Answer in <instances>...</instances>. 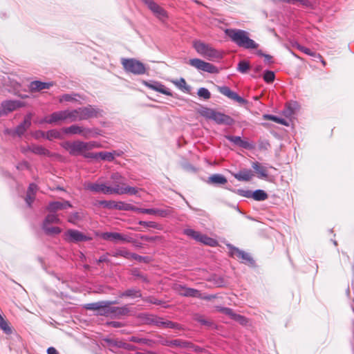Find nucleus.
Here are the masks:
<instances>
[{
  "mask_svg": "<svg viewBox=\"0 0 354 354\" xmlns=\"http://www.w3.org/2000/svg\"><path fill=\"white\" fill-rule=\"evenodd\" d=\"M99 203L102 207L110 209L133 211L138 213L155 215L160 217H166L171 214V211L169 209L139 208L129 203H126L122 201L117 202L114 201H101L99 202Z\"/></svg>",
  "mask_w": 354,
  "mask_h": 354,
  "instance_id": "obj_1",
  "label": "nucleus"
},
{
  "mask_svg": "<svg viewBox=\"0 0 354 354\" xmlns=\"http://www.w3.org/2000/svg\"><path fill=\"white\" fill-rule=\"evenodd\" d=\"M225 34L237 46L247 50L257 49L259 44L250 38V33L244 30L237 28H227Z\"/></svg>",
  "mask_w": 354,
  "mask_h": 354,
  "instance_id": "obj_2",
  "label": "nucleus"
},
{
  "mask_svg": "<svg viewBox=\"0 0 354 354\" xmlns=\"http://www.w3.org/2000/svg\"><path fill=\"white\" fill-rule=\"evenodd\" d=\"M125 178L120 173L115 172L111 175L110 180L106 183L108 189H111L109 194H130L136 195L138 193V189L134 187L129 186L125 183Z\"/></svg>",
  "mask_w": 354,
  "mask_h": 354,
  "instance_id": "obj_3",
  "label": "nucleus"
},
{
  "mask_svg": "<svg viewBox=\"0 0 354 354\" xmlns=\"http://www.w3.org/2000/svg\"><path fill=\"white\" fill-rule=\"evenodd\" d=\"M69 122H75L97 118L102 115V111L91 105L68 110Z\"/></svg>",
  "mask_w": 354,
  "mask_h": 354,
  "instance_id": "obj_4",
  "label": "nucleus"
},
{
  "mask_svg": "<svg viewBox=\"0 0 354 354\" xmlns=\"http://www.w3.org/2000/svg\"><path fill=\"white\" fill-rule=\"evenodd\" d=\"M193 47L198 55L209 61H215L222 57V53L214 48L211 44L201 40L193 41Z\"/></svg>",
  "mask_w": 354,
  "mask_h": 354,
  "instance_id": "obj_5",
  "label": "nucleus"
},
{
  "mask_svg": "<svg viewBox=\"0 0 354 354\" xmlns=\"http://www.w3.org/2000/svg\"><path fill=\"white\" fill-rule=\"evenodd\" d=\"M116 304H118L117 301H100L87 304L85 308L87 310L97 311V315H99L113 317V306L112 305Z\"/></svg>",
  "mask_w": 354,
  "mask_h": 354,
  "instance_id": "obj_6",
  "label": "nucleus"
},
{
  "mask_svg": "<svg viewBox=\"0 0 354 354\" xmlns=\"http://www.w3.org/2000/svg\"><path fill=\"white\" fill-rule=\"evenodd\" d=\"M201 114L218 124L231 125L234 123V120L231 117L212 109L206 108L202 111Z\"/></svg>",
  "mask_w": 354,
  "mask_h": 354,
  "instance_id": "obj_7",
  "label": "nucleus"
},
{
  "mask_svg": "<svg viewBox=\"0 0 354 354\" xmlns=\"http://www.w3.org/2000/svg\"><path fill=\"white\" fill-rule=\"evenodd\" d=\"M121 63L124 70L129 73L136 75L145 73L146 68L145 65L137 59L122 58Z\"/></svg>",
  "mask_w": 354,
  "mask_h": 354,
  "instance_id": "obj_8",
  "label": "nucleus"
},
{
  "mask_svg": "<svg viewBox=\"0 0 354 354\" xmlns=\"http://www.w3.org/2000/svg\"><path fill=\"white\" fill-rule=\"evenodd\" d=\"M60 220L58 215L55 213L50 212L48 214L43 223V230L46 234L48 235L58 234L61 232V229L58 227H51L50 224L59 223Z\"/></svg>",
  "mask_w": 354,
  "mask_h": 354,
  "instance_id": "obj_9",
  "label": "nucleus"
},
{
  "mask_svg": "<svg viewBox=\"0 0 354 354\" xmlns=\"http://www.w3.org/2000/svg\"><path fill=\"white\" fill-rule=\"evenodd\" d=\"M62 147L72 156H83L84 152H86L84 142L80 140L64 142L62 144Z\"/></svg>",
  "mask_w": 354,
  "mask_h": 354,
  "instance_id": "obj_10",
  "label": "nucleus"
},
{
  "mask_svg": "<svg viewBox=\"0 0 354 354\" xmlns=\"http://www.w3.org/2000/svg\"><path fill=\"white\" fill-rule=\"evenodd\" d=\"M64 239L69 243H79L91 240V238L84 233L77 230L69 229L64 234Z\"/></svg>",
  "mask_w": 354,
  "mask_h": 354,
  "instance_id": "obj_11",
  "label": "nucleus"
},
{
  "mask_svg": "<svg viewBox=\"0 0 354 354\" xmlns=\"http://www.w3.org/2000/svg\"><path fill=\"white\" fill-rule=\"evenodd\" d=\"M189 64L192 66L205 72L209 73H215L217 72V68L215 66L198 58L189 59Z\"/></svg>",
  "mask_w": 354,
  "mask_h": 354,
  "instance_id": "obj_12",
  "label": "nucleus"
},
{
  "mask_svg": "<svg viewBox=\"0 0 354 354\" xmlns=\"http://www.w3.org/2000/svg\"><path fill=\"white\" fill-rule=\"evenodd\" d=\"M23 105V102L19 100H5L0 105V116L6 115Z\"/></svg>",
  "mask_w": 354,
  "mask_h": 354,
  "instance_id": "obj_13",
  "label": "nucleus"
},
{
  "mask_svg": "<svg viewBox=\"0 0 354 354\" xmlns=\"http://www.w3.org/2000/svg\"><path fill=\"white\" fill-rule=\"evenodd\" d=\"M64 120L69 121L68 110L54 112L50 115L45 117L41 122L54 124Z\"/></svg>",
  "mask_w": 354,
  "mask_h": 354,
  "instance_id": "obj_14",
  "label": "nucleus"
},
{
  "mask_svg": "<svg viewBox=\"0 0 354 354\" xmlns=\"http://www.w3.org/2000/svg\"><path fill=\"white\" fill-rule=\"evenodd\" d=\"M154 14V15L160 20H165L167 17V12L158 6L153 0H142Z\"/></svg>",
  "mask_w": 354,
  "mask_h": 354,
  "instance_id": "obj_15",
  "label": "nucleus"
},
{
  "mask_svg": "<svg viewBox=\"0 0 354 354\" xmlns=\"http://www.w3.org/2000/svg\"><path fill=\"white\" fill-rule=\"evenodd\" d=\"M229 248L230 256L232 257L241 260V261L245 263H253V259L248 253L241 250L236 247L230 245Z\"/></svg>",
  "mask_w": 354,
  "mask_h": 354,
  "instance_id": "obj_16",
  "label": "nucleus"
},
{
  "mask_svg": "<svg viewBox=\"0 0 354 354\" xmlns=\"http://www.w3.org/2000/svg\"><path fill=\"white\" fill-rule=\"evenodd\" d=\"M218 91L223 95L240 104H246L248 103L247 100L239 96L236 92L232 91L228 86H221L218 88Z\"/></svg>",
  "mask_w": 354,
  "mask_h": 354,
  "instance_id": "obj_17",
  "label": "nucleus"
},
{
  "mask_svg": "<svg viewBox=\"0 0 354 354\" xmlns=\"http://www.w3.org/2000/svg\"><path fill=\"white\" fill-rule=\"evenodd\" d=\"M174 290L180 295L184 297H201V293L199 290L191 288H187L180 284L174 286Z\"/></svg>",
  "mask_w": 354,
  "mask_h": 354,
  "instance_id": "obj_18",
  "label": "nucleus"
},
{
  "mask_svg": "<svg viewBox=\"0 0 354 354\" xmlns=\"http://www.w3.org/2000/svg\"><path fill=\"white\" fill-rule=\"evenodd\" d=\"M84 187L86 189L93 193H102L104 194H109V192L111 190L108 189L107 185L105 183H87L84 185Z\"/></svg>",
  "mask_w": 354,
  "mask_h": 354,
  "instance_id": "obj_19",
  "label": "nucleus"
},
{
  "mask_svg": "<svg viewBox=\"0 0 354 354\" xmlns=\"http://www.w3.org/2000/svg\"><path fill=\"white\" fill-rule=\"evenodd\" d=\"M63 131L66 134H78L82 136L84 138H88L89 134L91 133L90 129H85L83 127L78 126L76 124L64 128Z\"/></svg>",
  "mask_w": 354,
  "mask_h": 354,
  "instance_id": "obj_20",
  "label": "nucleus"
},
{
  "mask_svg": "<svg viewBox=\"0 0 354 354\" xmlns=\"http://www.w3.org/2000/svg\"><path fill=\"white\" fill-rule=\"evenodd\" d=\"M71 207V204L67 201H54L49 203L47 209L50 212L55 213L58 210L64 209Z\"/></svg>",
  "mask_w": 354,
  "mask_h": 354,
  "instance_id": "obj_21",
  "label": "nucleus"
},
{
  "mask_svg": "<svg viewBox=\"0 0 354 354\" xmlns=\"http://www.w3.org/2000/svg\"><path fill=\"white\" fill-rule=\"evenodd\" d=\"M227 140L234 143L235 145L241 147L243 149H249L252 147V145L248 142L247 140H244L241 139L240 136H225Z\"/></svg>",
  "mask_w": 354,
  "mask_h": 354,
  "instance_id": "obj_22",
  "label": "nucleus"
},
{
  "mask_svg": "<svg viewBox=\"0 0 354 354\" xmlns=\"http://www.w3.org/2000/svg\"><path fill=\"white\" fill-rule=\"evenodd\" d=\"M31 114H28L25 116L23 122L19 124L15 130V132L19 136L23 135L25 131L30 127L31 125Z\"/></svg>",
  "mask_w": 354,
  "mask_h": 354,
  "instance_id": "obj_23",
  "label": "nucleus"
},
{
  "mask_svg": "<svg viewBox=\"0 0 354 354\" xmlns=\"http://www.w3.org/2000/svg\"><path fill=\"white\" fill-rule=\"evenodd\" d=\"M145 84L148 88H150L154 91H158L162 94H165V95H169V96L173 95L171 91L169 88L165 87L161 83L154 82L152 83L145 82Z\"/></svg>",
  "mask_w": 354,
  "mask_h": 354,
  "instance_id": "obj_24",
  "label": "nucleus"
},
{
  "mask_svg": "<svg viewBox=\"0 0 354 354\" xmlns=\"http://www.w3.org/2000/svg\"><path fill=\"white\" fill-rule=\"evenodd\" d=\"M27 151H30L35 154L40 155V156H50V152L46 149V148L43 147L41 145H32L30 146H28L27 149H24L23 151L26 152Z\"/></svg>",
  "mask_w": 354,
  "mask_h": 354,
  "instance_id": "obj_25",
  "label": "nucleus"
},
{
  "mask_svg": "<svg viewBox=\"0 0 354 354\" xmlns=\"http://www.w3.org/2000/svg\"><path fill=\"white\" fill-rule=\"evenodd\" d=\"M52 85V83L33 81L30 84V89L32 91H39L44 89L49 88Z\"/></svg>",
  "mask_w": 354,
  "mask_h": 354,
  "instance_id": "obj_26",
  "label": "nucleus"
},
{
  "mask_svg": "<svg viewBox=\"0 0 354 354\" xmlns=\"http://www.w3.org/2000/svg\"><path fill=\"white\" fill-rule=\"evenodd\" d=\"M171 82L183 92L187 93H190L191 87L187 84L184 78L181 77L178 80H171Z\"/></svg>",
  "mask_w": 354,
  "mask_h": 354,
  "instance_id": "obj_27",
  "label": "nucleus"
},
{
  "mask_svg": "<svg viewBox=\"0 0 354 354\" xmlns=\"http://www.w3.org/2000/svg\"><path fill=\"white\" fill-rule=\"evenodd\" d=\"M233 176L238 180L249 181L252 178L253 174L251 170L244 169L240 171L239 173L234 174Z\"/></svg>",
  "mask_w": 354,
  "mask_h": 354,
  "instance_id": "obj_28",
  "label": "nucleus"
},
{
  "mask_svg": "<svg viewBox=\"0 0 354 354\" xmlns=\"http://www.w3.org/2000/svg\"><path fill=\"white\" fill-rule=\"evenodd\" d=\"M227 182V178L221 174H213L208 178L207 183L213 185H224Z\"/></svg>",
  "mask_w": 354,
  "mask_h": 354,
  "instance_id": "obj_29",
  "label": "nucleus"
},
{
  "mask_svg": "<svg viewBox=\"0 0 354 354\" xmlns=\"http://www.w3.org/2000/svg\"><path fill=\"white\" fill-rule=\"evenodd\" d=\"M99 158L104 160H108L111 162L114 160L115 156H120V152L114 151L113 152L109 151H101L98 152Z\"/></svg>",
  "mask_w": 354,
  "mask_h": 354,
  "instance_id": "obj_30",
  "label": "nucleus"
},
{
  "mask_svg": "<svg viewBox=\"0 0 354 354\" xmlns=\"http://www.w3.org/2000/svg\"><path fill=\"white\" fill-rule=\"evenodd\" d=\"M120 297H131V298H138L141 297L142 295L140 291L138 289L131 288L128 289L120 294Z\"/></svg>",
  "mask_w": 354,
  "mask_h": 354,
  "instance_id": "obj_31",
  "label": "nucleus"
},
{
  "mask_svg": "<svg viewBox=\"0 0 354 354\" xmlns=\"http://www.w3.org/2000/svg\"><path fill=\"white\" fill-rule=\"evenodd\" d=\"M129 313V309L127 305L121 306V307L113 306V317H120L122 316H126Z\"/></svg>",
  "mask_w": 354,
  "mask_h": 354,
  "instance_id": "obj_32",
  "label": "nucleus"
},
{
  "mask_svg": "<svg viewBox=\"0 0 354 354\" xmlns=\"http://www.w3.org/2000/svg\"><path fill=\"white\" fill-rule=\"evenodd\" d=\"M221 310L224 313L231 316L234 319L240 322L241 324H245L246 323V319L244 317L239 315L234 314L233 313V311L232 310V309L228 308H223L221 309Z\"/></svg>",
  "mask_w": 354,
  "mask_h": 354,
  "instance_id": "obj_33",
  "label": "nucleus"
},
{
  "mask_svg": "<svg viewBox=\"0 0 354 354\" xmlns=\"http://www.w3.org/2000/svg\"><path fill=\"white\" fill-rule=\"evenodd\" d=\"M252 198L257 201H263L268 199V195L265 191L257 189L252 192Z\"/></svg>",
  "mask_w": 354,
  "mask_h": 354,
  "instance_id": "obj_34",
  "label": "nucleus"
},
{
  "mask_svg": "<svg viewBox=\"0 0 354 354\" xmlns=\"http://www.w3.org/2000/svg\"><path fill=\"white\" fill-rule=\"evenodd\" d=\"M156 324L160 327L168 328H179V325L171 321H164L161 318H158Z\"/></svg>",
  "mask_w": 354,
  "mask_h": 354,
  "instance_id": "obj_35",
  "label": "nucleus"
},
{
  "mask_svg": "<svg viewBox=\"0 0 354 354\" xmlns=\"http://www.w3.org/2000/svg\"><path fill=\"white\" fill-rule=\"evenodd\" d=\"M252 166L261 177L266 178L268 176V171L266 167L261 165L259 162H253Z\"/></svg>",
  "mask_w": 354,
  "mask_h": 354,
  "instance_id": "obj_36",
  "label": "nucleus"
},
{
  "mask_svg": "<svg viewBox=\"0 0 354 354\" xmlns=\"http://www.w3.org/2000/svg\"><path fill=\"white\" fill-rule=\"evenodd\" d=\"M102 239L106 241H110L113 242H118V237H120V233L118 232H104L101 235Z\"/></svg>",
  "mask_w": 354,
  "mask_h": 354,
  "instance_id": "obj_37",
  "label": "nucleus"
},
{
  "mask_svg": "<svg viewBox=\"0 0 354 354\" xmlns=\"http://www.w3.org/2000/svg\"><path fill=\"white\" fill-rule=\"evenodd\" d=\"M112 256L113 257H125L127 259H129V258H131V257H133V258H136V255L129 252L128 250H125V249H120V250H117L116 251L113 252L112 253Z\"/></svg>",
  "mask_w": 354,
  "mask_h": 354,
  "instance_id": "obj_38",
  "label": "nucleus"
},
{
  "mask_svg": "<svg viewBox=\"0 0 354 354\" xmlns=\"http://www.w3.org/2000/svg\"><path fill=\"white\" fill-rule=\"evenodd\" d=\"M198 241L209 246H214L216 244V240L202 234H200V237Z\"/></svg>",
  "mask_w": 354,
  "mask_h": 354,
  "instance_id": "obj_39",
  "label": "nucleus"
},
{
  "mask_svg": "<svg viewBox=\"0 0 354 354\" xmlns=\"http://www.w3.org/2000/svg\"><path fill=\"white\" fill-rule=\"evenodd\" d=\"M184 234L187 236L198 241L201 233L199 232L195 231L193 229L187 228L184 230Z\"/></svg>",
  "mask_w": 354,
  "mask_h": 354,
  "instance_id": "obj_40",
  "label": "nucleus"
},
{
  "mask_svg": "<svg viewBox=\"0 0 354 354\" xmlns=\"http://www.w3.org/2000/svg\"><path fill=\"white\" fill-rule=\"evenodd\" d=\"M0 328L6 334H10L11 328L9 327L7 321L0 314Z\"/></svg>",
  "mask_w": 354,
  "mask_h": 354,
  "instance_id": "obj_41",
  "label": "nucleus"
},
{
  "mask_svg": "<svg viewBox=\"0 0 354 354\" xmlns=\"http://www.w3.org/2000/svg\"><path fill=\"white\" fill-rule=\"evenodd\" d=\"M171 347L187 348L189 342L183 341L181 339H174L170 341Z\"/></svg>",
  "mask_w": 354,
  "mask_h": 354,
  "instance_id": "obj_42",
  "label": "nucleus"
},
{
  "mask_svg": "<svg viewBox=\"0 0 354 354\" xmlns=\"http://www.w3.org/2000/svg\"><path fill=\"white\" fill-rule=\"evenodd\" d=\"M275 75L273 71H266L263 73V80L267 83H271L274 80Z\"/></svg>",
  "mask_w": 354,
  "mask_h": 354,
  "instance_id": "obj_43",
  "label": "nucleus"
},
{
  "mask_svg": "<svg viewBox=\"0 0 354 354\" xmlns=\"http://www.w3.org/2000/svg\"><path fill=\"white\" fill-rule=\"evenodd\" d=\"M198 95L205 100H208L211 97L210 92L205 88H201L198 90Z\"/></svg>",
  "mask_w": 354,
  "mask_h": 354,
  "instance_id": "obj_44",
  "label": "nucleus"
},
{
  "mask_svg": "<svg viewBox=\"0 0 354 354\" xmlns=\"http://www.w3.org/2000/svg\"><path fill=\"white\" fill-rule=\"evenodd\" d=\"M250 68V64L245 61H241L238 64V70L241 73H245Z\"/></svg>",
  "mask_w": 354,
  "mask_h": 354,
  "instance_id": "obj_45",
  "label": "nucleus"
},
{
  "mask_svg": "<svg viewBox=\"0 0 354 354\" xmlns=\"http://www.w3.org/2000/svg\"><path fill=\"white\" fill-rule=\"evenodd\" d=\"M84 147L86 151H88L93 149L100 147V145L95 141L84 142Z\"/></svg>",
  "mask_w": 354,
  "mask_h": 354,
  "instance_id": "obj_46",
  "label": "nucleus"
},
{
  "mask_svg": "<svg viewBox=\"0 0 354 354\" xmlns=\"http://www.w3.org/2000/svg\"><path fill=\"white\" fill-rule=\"evenodd\" d=\"M294 46L306 55L313 56L315 54L313 52H312V50L310 49H309L306 47H304L298 43H296L295 44H294Z\"/></svg>",
  "mask_w": 354,
  "mask_h": 354,
  "instance_id": "obj_47",
  "label": "nucleus"
},
{
  "mask_svg": "<svg viewBox=\"0 0 354 354\" xmlns=\"http://www.w3.org/2000/svg\"><path fill=\"white\" fill-rule=\"evenodd\" d=\"M60 133L57 130H50L46 133V138L48 140H53L54 138H59Z\"/></svg>",
  "mask_w": 354,
  "mask_h": 354,
  "instance_id": "obj_48",
  "label": "nucleus"
},
{
  "mask_svg": "<svg viewBox=\"0 0 354 354\" xmlns=\"http://www.w3.org/2000/svg\"><path fill=\"white\" fill-rule=\"evenodd\" d=\"M139 224L140 225H142L145 227H151V228H156L159 229V225L153 221H139Z\"/></svg>",
  "mask_w": 354,
  "mask_h": 354,
  "instance_id": "obj_49",
  "label": "nucleus"
},
{
  "mask_svg": "<svg viewBox=\"0 0 354 354\" xmlns=\"http://www.w3.org/2000/svg\"><path fill=\"white\" fill-rule=\"evenodd\" d=\"M118 242L122 243H132L133 239L129 235H125L120 233V237H118Z\"/></svg>",
  "mask_w": 354,
  "mask_h": 354,
  "instance_id": "obj_50",
  "label": "nucleus"
},
{
  "mask_svg": "<svg viewBox=\"0 0 354 354\" xmlns=\"http://www.w3.org/2000/svg\"><path fill=\"white\" fill-rule=\"evenodd\" d=\"M236 193H237L239 195L245 197V198H252V192L250 190H245V189H237L236 191Z\"/></svg>",
  "mask_w": 354,
  "mask_h": 354,
  "instance_id": "obj_51",
  "label": "nucleus"
},
{
  "mask_svg": "<svg viewBox=\"0 0 354 354\" xmlns=\"http://www.w3.org/2000/svg\"><path fill=\"white\" fill-rule=\"evenodd\" d=\"M74 96H75V95L64 94L60 97L59 102H62L64 101H67V102L73 101L75 100Z\"/></svg>",
  "mask_w": 354,
  "mask_h": 354,
  "instance_id": "obj_52",
  "label": "nucleus"
},
{
  "mask_svg": "<svg viewBox=\"0 0 354 354\" xmlns=\"http://www.w3.org/2000/svg\"><path fill=\"white\" fill-rule=\"evenodd\" d=\"M130 341L135 342V343L146 344H147V342L149 340L147 339H145V338H140L138 337L133 336L131 337Z\"/></svg>",
  "mask_w": 354,
  "mask_h": 354,
  "instance_id": "obj_53",
  "label": "nucleus"
},
{
  "mask_svg": "<svg viewBox=\"0 0 354 354\" xmlns=\"http://www.w3.org/2000/svg\"><path fill=\"white\" fill-rule=\"evenodd\" d=\"M34 200H35V194H32L31 192H27L25 201L29 207L31 205V204L34 201Z\"/></svg>",
  "mask_w": 354,
  "mask_h": 354,
  "instance_id": "obj_54",
  "label": "nucleus"
},
{
  "mask_svg": "<svg viewBox=\"0 0 354 354\" xmlns=\"http://www.w3.org/2000/svg\"><path fill=\"white\" fill-rule=\"evenodd\" d=\"M264 118L266 119H268L270 120L279 123V124H283V120L280 119L278 117L272 115H264Z\"/></svg>",
  "mask_w": 354,
  "mask_h": 354,
  "instance_id": "obj_55",
  "label": "nucleus"
},
{
  "mask_svg": "<svg viewBox=\"0 0 354 354\" xmlns=\"http://www.w3.org/2000/svg\"><path fill=\"white\" fill-rule=\"evenodd\" d=\"M83 156L86 158H91V159H98L99 158L98 153H91V152H88V151L84 152Z\"/></svg>",
  "mask_w": 354,
  "mask_h": 354,
  "instance_id": "obj_56",
  "label": "nucleus"
},
{
  "mask_svg": "<svg viewBox=\"0 0 354 354\" xmlns=\"http://www.w3.org/2000/svg\"><path fill=\"white\" fill-rule=\"evenodd\" d=\"M79 219H80L79 214L77 212H75L69 216L68 221V222L75 224L77 222V221H78Z\"/></svg>",
  "mask_w": 354,
  "mask_h": 354,
  "instance_id": "obj_57",
  "label": "nucleus"
},
{
  "mask_svg": "<svg viewBox=\"0 0 354 354\" xmlns=\"http://www.w3.org/2000/svg\"><path fill=\"white\" fill-rule=\"evenodd\" d=\"M36 190H37V185L34 183H32L29 185L27 192H31L32 194H35Z\"/></svg>",
  "mask_w": 354,
  "mask_h": 354,
  "instance_id": "obj_58",
  "label": "nucleus"
},
{
  "mask_svg": "<svg viewBox=\"0 0 354 354\" xmlns=\"http://www.w3.org/2000/svg\"><path fill=\"white\" fill-rule=\"evenodd\" d=\"M109 261V259L106 257V255H103L100 257V259L97 260V263L100 264L101 263L107 262Z\"/></svg>",
  "mask_w": 354,
  "mask_h": 354,
  "instance_id": "obj_59",
  "label": "nucleus"
},
{
  "mask_svg": "<svg viewBox=\"0 0 354 354\" xmlns=\"http://www.w3.org/2000/svg\"><path fill=\"white\" fill-rule=\"evenodd\" d=\"M48 354H59V352L54 348V347H50L47 350Z\"/></svg>",
  "mask_w": 354,
  "mask_h": 354,
  "instance_id": "obj_60",
  "label": "nucleus"
},
{
  "mask_svg": "<svg viewBox=\"0 0 354 354\" xmlns=\"http://www.w3.org/2000/svg\"><path fill=\"white\" fill-rule=\"evenodd\" d=\"M265 62H266L267 63H272V57L269 55H265Z\"/></svg>",
  "mask_w": 354,
  "mask_h": 354,
  "instance_id": "obj_61",
  "label": "nucleus"
},
{
  "mask_svg": "<svg viewBox=\"0 0 354 354\" xmlns=\"http://www.w3.org/2000/svg\"><path fill=\"white\" fill-rule=\"evenodd\" d=\"M17 168H19H19H21V169H23V168H27V169H28V162H23V163L20 164V165L17 167Z\"/></svg>",
  "mask_w": 354,
  "mask_h": 354,
  "instance_id": "obj_62",
  "label": "nucleus"
},
{
  "mask_svg": "<svg viewBox=\"0 0 354 354\" xmlns=\"http://www.w3.org/2000/svg\"><path fill=\"white\" fill-rule=\"evenodd\" d=\"M170 341H171V340H165V341H162V345H165V346H171V345H170Z\"/></svg>",
  "mask_w": 354,
  "mask_h": 354,
  "instance_id": "obj_63",
  "label": "nucleus"
},
{
  "mask_svg": "<svg viewBox=\"0 0 354 354\" xmlns=\"http://www.w3.org/2000/svg\"><path fill=\"white\" fill-rule=\"evenodd\" d=\"M198 321L202 324H204V325H206L207 324L208 322L206 321L205 319H204L203 318H200L198 319Z\"/></svg>",
  "mask_w": 354,
  "mask_h": 354,
  "instance_id": "obj_64",
  "label": "nucleus"
}]
</instances>
